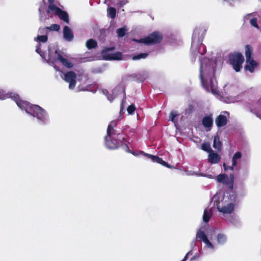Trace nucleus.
<instances>
[{
    "instance_id": "33",
    "label": "nucleus",
    "mask_w": 261,
    "mask_h": 261,
    "mask_svg": "<svg viewBox=\"0 0 261 261\" xmlns=\"http://www.w3.org/2000/svg\"><path fill=\"white\" fill-rule=\"evenodd\" d=\"M217 239L218 242L220 244H223L226 241V236L223 234H218Z\"/></svg>"
},
{
    "instance_id": "16",
    "label": "nucleus",
    "mask_w": 261,
    "mask_h": 261,
    "mask_svg": "<svg viewBox=\"0 0 261 261\" xmlns=\"http://www.w3.org/2000/svg\"><path fill=\"white\" fill-rule=\"evenodd\" d=\"M221 157L213 150L209 152L208 156V162L211 164H217L220 161Z\"/></svg>"
},
{
    "instance_id": "41",
    "label": "nucleus",
    "mask_w": 261,
    "mask_h": 261,
    "mask_svg": "<svg viewBox=\"0 0 261 261\" xmlns=\"http://www.w3.org/2000/svg\"><path fill=\"white\" fill-rule=\"evenodd\" d=\"M223 166L224 169L225 171H226V170H227L228 169L233 170V167H234L232 165L231 166H227L225 163H224Z\"/></svg>"
},
{
    "instance_id": "23",
    "label": "nucleus",
    "mask_w": 261,
    "mask_h": 261,
    "mask_svg": "<svg viewBox=\"0 0 261 261\" xmlns=\"http://www.w3.org/2000/svg\"><path fill=\"white\" fill-rule=\"evenodd\" d=\"M213 146L214 148L217 149L218 150H221V149L222 144V142L220 141L219 137L218 135L214 137Z\"/></svg>"
},
{
    "instance_id": "15",
    "label": "nucleus",
    "mask_w": 261,
    "mask_h": 261,
    "mask_svg": "<svg viewBox=\"0 0 261 261\" xmlns=\"http://www.w3.org/2000/svg\"><path fill=\"white\" fill-rule=\"evenodd\" d=\"M215 123L219 128L225 126L227 123L226 117L223 115H218L215 119Z\"/></svg>"
},
{
    "instance_id": "13",
    "label": "nucleus",
    "mask_w": 261,
    "mask_h": 261,
    "mask_svg": "<svg viewBox=\"0 0 261 261\" xmlns=\"http://www.w3.org/2000/svg\"><path fill=\"white\" fill-rule=\"evenodd\" d=\"M217 209L223 214H231L233 211L234 205L232 203H229L227 206H221L219 203L217 205Z\"/></svg>"
},
{
    "instance_id": "47",
    "label": "nucleus",
    "mask_w": 261,
    "mask_h": 261,
    "mask_svg": "<svg viewBox=\"0 0 261 261\" xmlns=\"http://www.w3.org/2000/svg\"><path fill=\"white\" fill-rule=\"evenodd\" d=\"M49 55L50 56V53L49 51Z\"/></svg>"
},
{
    "instance_id": "24",
    "label": "nucleus",
    "mask_w": 261,
    "mask_h": 261,
    "mask_svg": "<svg viewBox=\"0 0 261 261\" xmlns=\"http://www.w3.org/2000/svg\"><path fill=\"white\" fill-rule=\"evenodd\" d=\"M86 46L88 49H91L97 47V43L95 40L90 39L86 41Z\"/></svg>"
},
{
    "instance_id": "5",
    "label": "nucleus",
    "mask_w": 261,
    "mask_h": 261,
    "mask_svg": "<svg viewBox=\"0 0 261 261\" xmlns=\"http://www.w3.org/2000/svg\"><path fill=\"white\" fill-rule=\"evenodd\" d=\"M115 49L114 47H106L101 51V55L106 60H121L122 54L117 51L114 54H109V52L112 51Z\"/></svg>"
},
{
    "instance_id": "28",
    "label": "nucleus",
    "mask_w": 261,
    "mask_h": 261,
    "mask_svg": "<svg viewBox=\"0 0 261 261\" xmlns=\"http://www.w3.org/2000/svg\"><path fill=\"white\" fill-rule=\"evenodd\" d=\"M127 32V30L125 28H121L117 29L116 33L119 37H123L125 36Z\"/></svg>"
},
{
    "instance_id": "2",
    "label": "nucleus",
    "mask_w": 261,
    "mask_h": 261,
    "mask_svg": "<svg viewBox=\"0 0 261 261\" xmlns=\"http://www.w3.org/2000/svg\"><path fill=\"white\" fill-rule=\"evenodd\" d=\"M163 38L162 34L158 31H154L147 36L139 40H135L138 43H144L146 45H153L161 42Z\"/></svg>"
},
{
    "instance_id": "9",
    "label": "nucleus",
    "mask_w": 261,
    "mask_h": 261,
    "mask_svg": "<svg viewBox=\"0 0 261 261\" xmlns=\"http://www.w3.org/2000/svg\"><path fill=\"white\" fill-rule=\"evenodd\" d=\"M145 155L146 156L147 158L150 159L151 161L153 162H156L169 168H170L171 167V166L167 162L164 161V160H162V158L158 156L147 153H145Z\"/></svg>"
},
{
    "instance_id": "43",
    "label": "nucleus",
    "mask_w": 261,
    "mask_h": 261,
    "mask_svg": "<svg viewBox=\"0 0 261 261\" xmlns=\"http://www.w3.org/2000/svg\"><path fill=\"white\" fill-rule=\"evenodd\" d=\"M203 242L210 247L212 248L213 247V244L210 242V241L208 240V241H203Z\"/></svg>"
},
{
    "instance_id": "37",
    "label": "nucleus",
    "mask_w": 261,
    "mask_h": 261,
    "mask_svg": "<svg viewBox=\"0 0 261 261\" xmlns=\"http://www.w3.org/2000/svg\"><path fill=\"white\" fill-rule=\"evenodd\" d=\"M136 110V107L134 105H131L127 107V111L129 114H133Z\"/></svg>"
},
{
    "instance_id": "46",
    "label": "nucleus",
    "mask_w": 261,
    "mask_h": 261,
    "mask_svg": "<svg viewBox=\"0 0 261 261\" xmlns=\"http://www.w3.org/2000/svg\"><path fill=\"white\" fill-rule=\"evenodd\" d=\"M206 53V50L205 48H203V51L201 53V54H204Z\"/></svg>"
},
{
    "instance_id": "4",
    "label": "nucleus",
    "mask_w": 261,
    "mask_h": 261,
    "mask_svg": "<svg viewBox=\"0 0 261 261\" xmlns=\"http://www.w3.org/2000/svg\"><path fill=\"white\" fill-rule=\"evenodd\" d=\"M27 113L34 117H37L41 121H44L46 119V114L44 110L38 105L31 104L28 109Z\"/></svg>"
},
{
    "instance_id": "7",
    "label": "nucleus",
    "mask_w": 261,
    "mask_h": 261,
    "mask_svg": "<svg viewBox=\"0 0 261 261\" xmlns=\"http://www.w3.org/2000/svg\"><path fill=\"white\" fill-rule=\"evenodd\" d=\"M76 74L73 71H70L67 72L64 75V80L69 83V88L73 89L76 85Z\"/></svg>"
},
{
    "instance_id": "29",
    "label": "nucleus",
    "mask_w": 261,
    "mask_h": 261,
    "mask_svg": "<svg viewBox=\"0 0 261 261\" xmlns=\"http://www.w3.org/2000/svg\"><path fill=\"white\" fill-rule=\"evenodd\" d=\"M197 237L201 239V240L208 241V239L207 238L206 235L203 231H199L197 233Z\"/></svg>"
},
{
    "instance_id": "21",
    "label": "nucleus",
    "mask_w": 261,
    "mask_h": 261,
    "mask_svg": "<svg viewBox=\"0 0 261 261\" xmlns=\"http://www.w3.org/2000/svg\"><path fill=\"white\" fill-rule=\"evenodd\" d=\"M213 215L211 209L206 208L204 211L203 214V220L205 222H208L211 218Z\"/></svg>"
},
{
    "instance_id": "27",
    "label": "nucleus",
    "mask_w": 261,
    "mask_h": 261,
    "mask_svg": "<svg viewBox=\"0 0 261 261\" xmlns=\"http://www.w3.org/2000/svg\"><path fill=\"white\" fill-rule=\"evenodd\" d=\"M148 56V53H140L138 55H135L132 57L133 60H140L141 59H145Z\"/></svg>"
},
{
    "instance_id": "30",
    "label": "nucleus",
    "mask_w": 261,
    "mask_h": 261,
    "mask_svg": "<svg viewBox=\"0 0 261 261\" xmlns=\"http://www.w3.org/2000/svg\"><path fill=\"white\" fill-rule=\"evenodd\" d=\"M45 29L51 31H58L60 29L59 24H53L49 27H46Z\"/></svg>"
},
{
    "instance_id": "8",
    "label": "nucleus",
    "mask_w": 261,
    "mask_h": 261,
    "mask_svg": "<svg viewBox=\"0 0 261 261\" xmlns=\"http://www.w3.org/2000/svg\"><path fill=\"white\" fill-rule=\"evenodd\" d=\"M105 145L107 148L111 149H116L118 148L119 143L116 137H105Z\"/></svg>"
},
{
    "instance_id": "3",
    "label": "nucleus",
    "mask_w": 261,
    "mask_h": 261,
    "mask_svg": "<svg viewBox=\"0 0 261 261\" xmlns=\"http://www.w3.org/2000/svg\"><path fill=\"white\" fill-rule=\"evenodd\" d=\"M230 64L236 72L240 71L242 67V64L244 61L243 55L239 52L231 53L228 55Z\"/></svg>"
},
{
    "instance_id": "34",
    "label": "nucleus",
    "mask_w": 261,
    "mask_h": 261,
    "mask_svg": "<svg viewBox=\"0 0 261 261\" xmlns=\"http://www.w3.org/2000/svg\"><path fill=\"white\" fill-rule=\"evenodd\" d=\"M48 40L47 35H38L37 38H35V41H39L42 42H46Z\"/></svg>"
},
{
    "instance_id": "6",
    "label": "nucleus",
    "mask_w": 261,
    "mask_h": 261,
    "mask_svg": "<svg viewBox=\"0 0 261 261\" xmlns=\"http://www.w3.org/2000/svg\"><path fill=\"white\" fill-rule=\"evenodd\" d=\"M217 180L218 182L226 186L229 190H233L234 182V176L233 174H230L229 176L225 174H220L217 176Z\"/></svg>"
},
{
    "instance_id": "19",
    "label": "nucleus",
    "mask_w": 261,
    "mask_h": 261,
    "mask_svg": "<svg viewBox=\"0 0 261 261\" xmlns=\"http://www.w3.org/2000/svg\"><path fill=\"white\" fill-rule=\"evenodd\" d=\"M245 54L246 61H248L252 58L253 49L251 45L247 44L245 46Z\"/></svg>"
},
{
    "instance_id": "10",
    "label": "nucleus",
    "mask_w": 261,
    "mask_h": 261,
    "mask_svg": "<svg viewBox=\"0 0 261 261\" xmlns=\"http://www.w3.org/2000/svg\"><path fill=\"white\" fill-rule=\"evenodd\" d=\"M202 124L203 126L210 130L213 125V119L212 114L203 117L202 119Z\"/></svg>"
},
{
    "instance_id": "36",
    "label": "nucleus",
    "mask_w": 261,
    "mask_h": 261,
    "mask_svg": "<svg viewBox=\"0 0 261 261\" xmlns=\"http://www.w3.org/2000/svg\"><path fill=\"white\" fill-rule=\"evenodd\" d=\"M109 14L110 17L112 19H114L116 17V10L115 8L113 7H111L109 9Z\"/></svg>"
},
{
    "instance_id": "12",
    "label": "nucleus",
    "mask_w": 261,
    "mask_h": 261,
    "mask_svg": "<svg viewBox=\"0 0 261 261\" xmlns=\"http://www.w3.org/2000/svg\"><path fill=\"white\" fill-rule=\"evenodd\" d=\"M55 54L57 55V61H60L67 68H71L73 67V64L68 59L64 58L58 50H55Z\"/></svg>"
},
{
    "instance_id": "40",
    "label": "nucleus",
    "mask_w": 261,
    "mask_h": 261,
    "mask_svg": "<svg viewBox=\"0 0 261 261\" xmlns=\"http://www.w3.org/2000/svg\"><path fill=\"white\" fill-rule=\"evenodd\" d=\"M9 98V93L3 94L0 93V99L3 100Z\"/></svg>"
},
{
    "instance_id": "45",
    "label": "nucleus",
    "mask_w": 261,
    "mask_h": 261,
    "mask_svg": "<svg viewBox=\"0 0 261 261\" xmlns=\"http://www.w3.org/2000/svg\"><path fill=\"white\" fill-rule=\"evenodd\" d=\"M48 2L49 3V5H55L54 0H48Z\"/></svg>"
},
{
    "instance_id": "18",
    "label": "nucleus",
    "mask_w": 261,
    "mask_h": 261,
    "mask_svg": "<svg viewBox=\"0 0 261 261\" xmlns=\"http://www.w3.org/2000/svg\"><path fill=\"white\" fill-rule=\"evenodd\" d=\"M60 9H61L59 7H57L55 5H49L47 10V13L48 14H53L57 16L58 13H59V12H60Z\"/></svg>"
},
{
    "instance_id": "25",
    "label": "nucleus",
    "mask_w": 261,
    "mask_h": 261,
    "mask_svg": "<svg viewBox=\"0 0 261 261\" xmlns=\"http://www.w3.org/2000/svg\"><path fill=\"white\" fill-rule=\"evenodd\" d=\"M242 158V153L240 151H238L234 153L232 159V165L236 166L237 164V160Z\"/></svg>"
},
{
    "instance_id": "20",
    "label": "nucleus",
    "mask_w": 261,
    "mask_h": 261,
    "mask_svg": "<svg viewBox=\"0 0 261 261\" xmlns=\"http://www.w3.org/2000/svg\"><path fill=\"white\" fill-rule=\"evenodd\" d=\"M16 104L21 109H24L27 113L28 112V109L29 108L31 105L29 102L22 100L21 99L17 101Z\"/></svg>"
},
{
    "instance_id": "35",
    "label": "nucleus",
    "mask_w": 261,
    "mask_h": 261,
    "mask_svg": "<svg viewBox=\"0 0 261 261\" xmlns=\"http://www.w3.org/2000/svg\"><path fill=\"white\" fill-rule=\"evenodd\" d=\"M9 98H11L16 103L20 99L19 95L17 93H10L9 94Z\"/></svg>"
},
{
    "instance_id": "14",
    "label": "nucleus",
    "mask_w": 261,
    "mask_h": 261,
    "mask_svg": "<svg viewBox=\"0 0 261 261\" xmlns=\"http://www.w3.org/2000/svg\"><path fill=\"white\" fill-rule=\"evenodd\" d=\"M63 37L64 38L68 41H71L74 38L73 33L68 26H65L63 28Z\"/></svg>"
},
{
    "instance_id": "26",
    "label": "nucleus",
    "mask_w": 261,
    "mask_h": 261,
    "mask_svg": "<svg viewBox=\"0 0 261 261\" xmlns=\"http://www.w3.org/2000/svg\"><path fill=\"white\" fill-rule=\"evenodd\" d=\"M120 132L116 130L115 128L111 129V131L110 133H109L108 129L107 130V135L105 136L107 138L109 137H116L118 136V134H119Z\"/></svg>"
},
{
    "instance_id": "11",
    "label": "nucleus",
    "mask_w": 261,
    "mask_h": 261,
    "mask_svg": "<svg viewBox=\"0 0 261 261\" xmlns=\"http://www.w3.org/2000/svg\"><path fill=\"white\" fill-rule=\"evenodd\" d=\"M126 136L125 134L122 133H120L119 134H118V136H117L116 137V139L117 140V141L119 143V147H120L121 146L124 145L126 148V150L127 152H129L130 151L129 147L127 144V141L126 139Z\"/></svg>"
},
{
    "instance_id": "17",
    "label": "nucleus",
    "mask_w": 261,
    "mask_h": 261,
    "mask_svg": "<svg viewBox=\"0 0 261 261\" xmlns=\"http://www.w3.org/2000/svg\"><path fill=\"white\" fill-rule=\"evenodd\" d=\"M246 65L245 69L250 72H253L255 68L257 66V63L253 58L250 59L248 61H246Z\"/></svg>"
},
{
    "instance_id": "32",
    "label": "nucleus",
    "mask_w": 261,
    "mask_h": 261,
    "mask_svg": "<svg viewBox=\"0 0 261 261\" xmlns=\"http://www.w3.org/2000/svg\"><path fill=\"white\" fill-rule=\"evenodd\" d=\"M201 149L208 153L213 150L208 143H203L201 146Z\"/></svg>"
},
{
    "instance_id": "38",
    "label": "nucleus",
    "mask_w": 261,
    "mask_h": 261,
    "mask_svg": "<svg viewBox=\"0 0 261 261\" xmlns=\"http://www.w3.org/2000/svg\"><path fill=\"white\" fill-rule=\"evenodd\" d=\"M250 24L255 27V28H258V25L257 24V19L256 18H252L250 21Z\"/></svg>"
},
{
    "instance_id": "42",
    "label": "nucleus",
    "mask_w": 261,
    "mask_h": 261,
    "mask_svg": "<svg viewBox=\"0 0 261 261\" xmlns=\"http://www.w3.org/2000/svg\"><path fill=\"white\" fill-rule=\"evenodd\" d=\"M177 116V115L174 113V112H171V114H170V119L172 121H174V119L175 118V117Z\"/></svg>"
},
{
    "instance_id": "39",
    "label": "nucleus",
    "mask_w": 261,
    "mask_h": 261,
    "mask_svg": "<svg viewBox=\"0 0 261 261\" xmlns=\"http://www.w3.org/2000/svg\"><path fill=\"white\" fill-rule=\"evenodd\" d=\"M36 51L40 56H42V50L41 49V44L38 43L36 46Z\"/></svg>"
},
{
    "instance_id": "44",
    "label": "nucleus",
    "mask_w": 261,
    "mask_h": 261,
    "mask_svg": "<svg viewBox=\"0 0 261 261\" xmlns=\"http://www.w3.org/2000/svg\"><path fill=\"white\" fill-rule=\"evenodd\" d=\"M189 253H190V252H188V253L186 254V255L185 256V257H184V259H183L181 261H186V260L187 259V258H188V255H189Z\"/></svg>"
},
{
    "instance_id": "31",
    "label": "nucleus",
    "mask_w": 261,
    "mask_h": 261,
    "mask_svg": "<svg viewBox=\"0 0 261 261\" xmlns=\"http://www.w3.org/2000/svg\"><path fill=\"white\" fill-rule=\"evenodd\" d=\"M118 120H115L112 121L108 125L107 129H108L109 133H110L111 129L115 128L118 124Z\"/></svg>"
},
{
    "instance_id": "22",
    "label": "nucleus",
    "mask_w": 261,
    "mask_h": 261,
    "mask_svg": "<svg viewBox=\"0 0 261 261\" xmlns=\"http://www.w3.org/2000/svg\"><path fill=\"white\" fill-rule=\"evenodd\" d=\"M57 16L66 23H69V16L66 11H64L61 9Z\"/></svg>"
},
{
    "instance_id": "1",
    "label": "nucleus",
    "mask_w": 261,
    "mask_h": 261,
    "mask_svg": "<svg viewBox=\"0 0 261 261\" xmlns=\"http://www.w3.org/2000/svg\"><path fill=\"white\" fill-rule=\"evenodd\" d=\"M217 63L212 60L203 58L200 60L199 77L203 87L213 93L218 92L215 72Z\"/></svg>"
}]
</instances>
